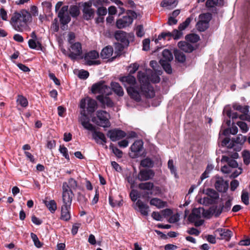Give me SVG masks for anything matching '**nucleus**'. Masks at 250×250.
I'll use <instances>...</instances> for the list:
<instances>
[{
    "mask_svg": "<svg viewBox=\"0 0 250 250\" xmlns=\"http://www.w3.org/2000/svg\"><path fill=\"white\" fill-rule=\"evenodd\" d=\"M232 106L234 110H237L243 114H246L249 112V105L242 106L238 103H235L232 104Z\"/></svg>",
    "mask_w": 250,
    "mask_h": 250,
    "instance_id": "obj_29",
    "label": "nucleus"
},
{
    "mask_svg": "<svg viewBox=\"0 0 250 250\" xmlns=\"http://www.w3.org/2000/svg\"><path fill=\"white\" fill-rule=\"evenodd\" d=\"M199 18L200 19V21L209 24V22L212 19V14L210 13L201 14L199 15Z\"/></svg>",
    "mask_w": 250,
    "mask_h": 250,
    "instance_id": "obj_37",
    "label": "nucleus"
},
{
    "mask_svg": "<svg viewBox=\"0 0 250 250\" xmlns=\"http://www.w3.org/2000/svg\"><path fill=\"white\" fill-rule=\"evenodd\" d=\"M113 53V47L110 45H108L104 47L100 54L101 57L103 59L109 58Z\"/></svg>",
    "mask_w": 250,
    "mask_h": 250,
    "instance_id": "obj_21",
    "label": "nucleus"
},
{
    "mask_svg": "<svg viewBox=\"0 0 250 250\" xmlns=\"http://www.w3.org/2000/svg\"><path fill=\"white\" fill-rule=\"evenodd\" d=\"M154 161L149 157H146L140 162V166L143 167H147L149 169L154 167Z\"/></svg>",
    "mask_w": 250,
    "mask_h": 250,
    "instance_id": "obj_30",
    "label": "nucleus"
},
{
    "mask_svg": "<svg viewBox=\"0 0 250 250\" xmlns=\"http://www.w3.org/2000/svg\"><path fill=\"white\" fill-rule=\"evenodd\" d=\"M242 157L244 159V162L246 165L250 163V151L245 150L242 152Z\"/></svg>",
    "mask_w": 250,
    "mask_h": 250,
    "instance_id": "obj_49",
    "label": "nucleus"
},
{
    "mask_svg": "<svg viewBox=\"0 0 250 250\" xmlns=\"http://www.w3.org/2000/svg\"><path fill=\"white\" fill-rule=\"evenodd\" d=\"M203 216L206 218H210L212 216H213V212L211 210L210 207L207 210H205L204 208H202Z\"/></svg>",
    "mask_w": 250,
    "mask_h": 250,
    "instance_id": "obj_55",
    "label": "nucleus"
},
{
    "mask_svg": "<svg viewBox=\"0 0 250 250\" xmlns=\"http://www.w3.org/2000/svg\"><path fill=\"white\" fill-rule=\"evenodd\" d=\"M62 189V205L68 206V207H71L74 194L72 189L69 188L67 182L63 183Z\"/></svg>",
    "mask_w": 250,
    "mask_h": 250,
    "instance_id": "obj_4",
    "label": "nucleus"
},
{
    "mask_svg": "<svg viewBox=\"0 0 250 250\" xmlns=\"http://www.w3.org/2000/svg\"><path fill=\"white\" fill-rule=\"evenodd\" d=\"M221 162L227 163L228 166L231 168H236L238 166V164L236 160L231 159L225 155L222 156Z\"/></svg>",
    "mask_w": 250,
    "mask_h": 250,
    "instance_id": "obj_28",
    "label": "nucleus"
},
{
    "mask_svg": "<svg viewBox=\"0 0 250 250\" xmlns=\"http://www.w3.org/2000/svg\"><path fill=\"white\" fill-rule=\"evenodd\" d=\"M110 86L113 91L118 96L122 97L124 95L123 89L118 83L112 82L110 83Z\"/></svg>",
    "mask_w": 250,
    "mask_h": 250,
    "instance_id": "obj_20",
    "label": "nucleus"
},
{
    "mask_svg": "<svg viewBox=\"0 0 250 250\" xmlns=\"http://www.w3.org/2000/svg\"><path fill=\"white\" fill-rule=\"evenodd\" d=\"M215 177L217 179L214 184L216 189L219 192H226L229 188V181H225L223 177L219 176Z\"/></svg>",
    "mask_w": 250,
    "mask_h": 250,
    "instance_id": "obj_10",
    "label": "nucleus"
},
{
    "mask_svg": "<svg viewBox=\"0 0 250 250\" xmlns=\"http://www.w3.org/2000/svg\"><path fill=\"white\" fill-rule=\"evenodd\" d=\"M213 212V216L217 218L223 212L221 204L219 205L214 204L210 207Z\"/></svg>",
    "mask_w": 250,
    "mask_h": 250,
    "instance_id": "obj_32",
    "label": "nucleus"
},
{
    "mask_svg": "<svg viewBox=\"0 0 250 250\" xmlns=\"http://www.w3.org/2000/svg\"><path fill=\"white\" fill-rule=\"evenodd\" d=\"M43 203L51 213H53L55 212L57 209V203L54 200H51L50 201L43 200Z\"/></svg>",
    "mask_w": 250,
    "mask_h": 250,
    "instance_id": "obj_26",
    "label": "nucleus"
},
{
    "mask_svg": "<svg viewBox=\"0 0 250 250\" xmlns=\"http://www.w3.org/2000/svg\"><path fill=\"white\" fill-rule=\"evenodd\" d=\"M92 137L97 143H99L98 140H101L104 143L107 142L104 133L100 131H94L92 133Z\"/></svg>",
    "mask_w": 250,
    "mask_h": 250,
    "instance_id": "obj_27",
    "label": "nucleus"
},
{
    "mask_svg": "<svg viewBox=\"0 0 250 250\" xmlns=\"http://www.w3.org/2000/svg\"><path fill=\"white\" fill-rule=\"evenodd\" d=\"M89 73L87 71L82 69L79 71L78 76L81 79L85 80L89 77Z\"/></svg>",
    "mask_w": 250,
    "mask_h": 250,
    "instance_id": "obj_53",
    "label": "nucleus"
},
{
    "mask_svg": "<svg viewBox=\"0 0 250 250\" xmlns=\"http://www.w3.org/2000/svg\"><path fill=\"white\" fill-rule=\"evenodd\" d=\"M154 187L153 183L150 182L141 183L138 185V188L142 190H150L153 188Z\"/></svg>",
    "mask_w": 250,
    "mask_h": 250,
    "instance_id": "obj_36",
    "label": "nucleus"
},
{
    "mask_svg": "<svg viewBox=\"0 0 250 250\" xmlns=\"http://www.w3.org/2000/svg\"><path fill=\"white\" fill-rule=\"evenodd\" d=\"M109 148L112 149V152L118 158H121L123 156V152L117 147L114 146V145L111 143L109 146Z\"/></svg>",
    "mask_w": 250,
    "mask_h": 250,
    "instance_id": "obj_43",
    "label": "nucleus"
},
{
    "mask_svg": "<svg viewBox=\"0 0 250 250\" xmlns=\"http://www.w3.org/2000/svg\"><path fill=\"white\" fill-rule=\"evenodd\" d=\"M237 125L239 126L243 132H246L248 131V125L245 122L243 121H238L237 122Z\"/></svg>",
    "mask_w": 250,
    "mask_h": 250,
    "instance_id": "obj_64",
    "label": "nucleus"
},
{
    "mask_svg": "<svg viewBox=\"0 0 250 250\" xmlns=\"http://www.w3.org/2000/svg\"><path fill=\"white\" fill-rule=\"evenodd\" d=\"M99 53L96 50H92L85 54L84 59L85 60H89V59L94 60L99 58Z\"/></svg>",
    "mask_w": 250,
    "mask_h": 250,
    "instance_id": "obj_35",
    "label": "nucleus"
},
{
    "mask_svg": "<svg viewBox=\"0 0 250 250\" xmlns=\"http://www.w3.org/2000/svg\"><path fill=\"white\" fill-rule=\"evenodd\" d=\"M96 13L98 16H104L107 14L106 8L103 6L100 7L98 8Z\"/></svg>",
    "mask_w": 250,
    "mask_h": 250,
    "instance_id": "obj_60",
    "label": "nucleus"
},
{
    "mask_svg": "<svg viewBox=\"0 0 250 250\" xmlns=\"http://www.w3.org/2000/svg\"><path fill=\"white\" fill-rule=\"evenodd\" d=\"M226 112L227 116L229 118H232V120L236 119L238 118L239 115L237 112L231 113V110L230 109H227V107L224 109L223 113Z\"/></svg>",
    "mask_w": 250,
    "mask_h": 250,
    "instance_id": "obj_48",
    "label": "nucleus"
},
{
    "mask_svg": "<svg viewBox=\"0 0 250 250\" xmlns=\"http://www.w3.org/2000/svg\"><path fill=\"white\" fill-rule=\"evenodd\" d=\"M242 29V35L241 38L243 39V42H245V40H247V42L249 41V17H245V20L241 26Z\"/></svg>",
    "mask_w": 250,
    "mask_h": 250,
    "instance_id": "obj_14",
    "label": "nucleus"
},
{
    "mask_svg": "<svg viewBox=\"0 0 250 250\" xmlns=\"http://www.w3.org/2000/svg\"><path fill=\"white\" fill-rule=\"evenodd\" d=\"M114 36L117 41L120 42L121 43H123L126 47L129 45V39L133 38L134 37L133 33L127 34L126 32L122 30H117L115 31Z\"/></svg>",
    "mask_w": 250,
    "mask_h": 250,
    "instance_id": "obj_6",
    "label": "nucleus"
},
{
    "mask_svg": "<svg viewBox=\"0 0 250 250\" xmlns=\"http://www.w3.org/2000/svg\"><path fill=\"white\" fill-rule=\"evenodd\" d=\"M59 19L61 24L63 25L61 26V28L62 30H64L65 29L64 26L67 24L70 21L71 17L67 14L65 16H62V17L59 18Z\"/></svg>",
    "mask_w": 250,
    "mask_h": 250,
    "instance_id": "obj_39",
    "label": "nucleus"
},
{
    "mask_svg": "<svg viewBox=\"0 0 250 250\" xmlns=\"http://www.w3.org/2000/svg\"><path fill=\"white\" fill-rule=\"evenodd\" d=\"M127 22L124 21L122 19H119L116 21V24L117 27L118 29H122L127 26H128V25L127 24Z\"/></svg>",
    "mask_w": 250,
    "mask_h": 250,
    "instance_id": "obj_52",
    "label": "nucleus"
},
{
    "mask_svg": "<svg viewBox=\"0 0 250 250\" xmlns=\"http://www.w3.org/2000/svg\"><path fill=\"white\" fill-rule=\"evenodd\" d=\"M173 54L177 62L183 63L186 62V56L181 50L175 49L174 50Z\"/></svg>",
    "mask_w": 250,
    "mask_h": 250,
    "instance_id": "obj_23",
    "label": "nucleus"
},
{
    "mask_svg": "<svg viewBox=\"0 0 250 250\" xmlns=\"http://www.w3.org/2000/svg\"><path fill=\"white\" fill-rule=\"evenodd\" d=\"M70 189H76L77 187V182L73 178H71L67 183Z\"/></svg>",
    "mask_w": 250,
    "mask_h": 250,
    "instance_id": "obj_59",
    "label": "nucleus"
},
{
    "mask_svg": "<svg viewBox=\"0 0 250 250\" xmlns=\"http://www.w3.org/2000/svg\"><path fill=\"white\" fill-rule=\"evenodd\" d=\"M202 208H203L201 207L198 208H194L192 209L191 213H193L194 215H195L197 219H199L201 217V211L202 210Z\"/></svg>",
    "mask_w": 250,
    "mask_h": 250,
    "instance_id": "obj_61",
    "label": "nucleus"
},
{
    "mask_svg": "<svg viewBox=\"0 0 250 250\" xmlns=\"http://www.w3.org/2000/svg\"><path fill=\"white\" fill-rule=\"evenodd\" d=\"M59 151L62 154L65 158L67 159V160L69 161L70 158L68 153V150L65 146L63 145H61L59 148Z\"/></svg>",
    "mask_w": 250,
    "mask_h": 250,
    "instance_id": "obj_51",
    "label": "nucleus"
},
{
    "mask_svg": "<svg viewBox=\"0 0 250 250\" xmlns=\"http://www.w3.org/2000/svg\"><path fill=\"white\" fill-rule=\"evenodd\" d=\"M126 47L125 45L123 43H121L120 42H115V54H116V56L112 57L110 61H114L117 57H120L122 54V52L123 51L124 48Z\"/></svg>",
    "mask_w": 250,
    "mask_h": 250,
    "instance_id": "obj_24",
    "label": "nucleus"
},
{
    "mask_svg": "<svg viewBox=\"0 0 250 250\" xmlns=\"http://www.w3.org/2000/svg\"><path fill=\"white\" fill-rule=\"evenodd\" d=\"M138 79L140 83L139 86H130L126 90L130 97L137 102L141 101V95L146 98H152L155 95L153 86L149 82V78L145 72L140 71L138 73Z\"/></svg>",
    "mask_w": 250,
    "mask_h": 250,
    "instance_id": "obj_1",
    "label": "nucleus"
},
{
    "mask_svg": "<svg viewBox=\"0 0 250 250\" xmlns=\"http://www.w3.org/2000/svg\"><path fill=\"white\" fill-rule=\"evenodd\" d=\"M77 201L83 205H86L88 201L85 196L80 192L77 193Z\"/></svg>",
    "mask_w": 250,
    "mask_h": 250,
    "instance_id": "obj_50",
    "label": "nucleus"
},
{
    "mask_svg": "<svg viewBox=\"0 0 250 250\" xmlns=\"http://www.w3.org/2000/svg\"><path fill=\"white\" fill-rule=\"evenodd\" d=\"M136 205L138 207L140 213L144 215H148L149 207L145 204L141 200H138L136 203Z\"/></svg>",
    "mask_w": 250,
    "mask_h": 250,
    "instance_id": "obj_22",
    "label": "nucleus"
},
{
    "mask_svg": "<svg viewBox=\"0 0 250 250\" xmlns=\"http://www.w3.org/2000/svg\"><path fill=\"white\" fill-rule=\"evenodd\" d=\"M71 207L62 205L61 207V219L65 221H68L70 219V209Z\"/></svg>",
    "mask_w": 250,
    "mask_h": 250,
    "instance_id": "obj_19",
    "label": "nucleus"
},
{
    "mask_svg": "<svg viewBox=\"0 0 250 250\" xmlns=\"http://www.w3.org/2000/svg\"><path fill=\"white\" fill-rule=\"evenodd\" d=\"M180 215L178 213L174 215H171L168 220V222L170 223H175L178 222L180 220Z\"/></svg>",
    "mask_w": 250,
    "mask_h": 250,
    "instance_id": "obj_58",
    "label": "nucleus"
},
{
    "mask_svg": "<svg viewBox=\"0 0 250 250\" xmlns=\"http://www.w3.org/2000/svg\"><path fill=\"white\" fill-rule=\"evenodd\" d=\"M206 194L209 196L212 199L216 200L219 198V195L217 192L214 189L208 188L207 189Z\"/></svg>",
    "mask_w": 250,
    "mask_h": 250,
    "instance_id": "obj_42",
    "label": "nucleus"
},
{
    "mask_svg": "<svg viewBox=\"0 0 250 250\" xmlns=\"http://www.w3.org/2000/svg\"><path fill=\"white\" fill-rule=\"evenodd\" d=\"M17 102L22 107H26L28 105V101L26 98L22 95H19L17 99Z\"/></svg>",
    "mask_w": 250,
    "mask_h": 250,
    "instance_id": "obj_46",
    "label": "nucleus"
},
{
    "mask_svg": "<svg viewBox=\"0 0 250 250\" xmlns=\"http://www.w3.org/2000/svg\"><path fill=\"white\" fill-rule=\"evenodd\" d=\"M32 21V18L31 14L25 9H22L19 12H15L11 19V22L13 27L18 31H20L21 29V22L26 24Z\"/></svg>",
    "mask_w": 250,
    "mask_h": 250,
    "instance_id": "obj_2",
    "label": "nucleus"
},
{
    "mask_svg": "<svg viewBox=\"0 0 250 250\" xmlns=\"http://www.w3.org/2000/svg\"><path fill=\"white\" fill-rule=\"evenodd\" d=\"M107 115L109 116V114L106 111L102 110H97L96 112V116L99 121V124H97V125L104 128L110 127L111 124Z\"/></svg>",
    "mask_w": 250,
    "mask_h": 250,
    "instance_id": "obj_5",
    "label": "nucleus"
},
{
    "mask_svg": "<svg viewBox=\"0 0 250 250\" xmlns=\"http://www.w3.org/2000/svg\"><path fill=\"white\" fill-rule=\"evenodd\" d=\"M246 140V137H244L242 135H239L236 138H232L231 141L228 147L229 148H232L235 146V144L237 145H242Z\"/></svg>",
    "mask_w": 250,
    "mask_h": 250,
    "instance_id": "obj_18",
    "label": "nucleus"
},
{
    "mask_svg": "<svg viewBox=\"0 0 250 250\" xmlns=\"http://www.w3.org/2000/svg\"><path fill=\"white\" fill-rule=\"evenodd\" d=\"M196 28L200 32H204L209 28V24H206L205 22L199 21L196 23Z\"/></svg>",
    "mask_w": 250,
    "mask_h": 250,
    "instance_id": "obj_40",
    "label": "nucleus"
},
{
    "mask_svg": "<svg viewBox=\"0 0 250 250\" xmlns=\"http://www.w3.org/2000/svg\"><path fill=\"white\" fill-rule=\"evenodd\" d=\"M216 232H218L220 236V239H225L229 241L232 235V232L228 229L219 228L215 230Z\"/></svg>",
    "mask_w": 250,
    "mask_h": 250,
    "instance_id": "obj_16",
    "label": "nucleus"
},
{
    "mask_svg": "<svg viewBox=\"0 0 250 250\" xmlns=\"http://www.w3.org/2000/svg\"><path fill=\"white\" fill-rule=\"evenodd\" d=\"M232 198H229L226 202L225 205L223 203H220L223 212H228L230 210L232 205Z\"/></svg>",
    "mask_w": 250,
    "mask_h": 250,
    "instance_id": "obj_44",
    "label": "nucleus"
},
{
    "mask_svg": "<svg viewBox=\"0 0 250 250\" xmlns=\"http://www.w3.org/2000/svg\"><path fill=\"white\" fill-rule=\"evenodd\" d=\"M129 196L133 202H135L137 200V198L139 197L138 196V191L135 189H132L129 194Z\"/></svg>",
    "mask_w": 250,
    "mask_h": 250,
    "instance_id": "obj_63",
    "label": "nucleus"
},
{
    "mask_svg": "<svg viewBox=\"0 0 250 250\" xmlns=\"http://www.w3.org/2000/svg\"><path fill=\"white\" fill-rule=\"evenodd\" d=\"M82 125L83 126V127L84 128H85V129H87L88 130L93 131V132L94 131H96L95 127L93 125L90 124L89 123V121H88L87 122H83Z\"/></svg>",
    "mask_w": 250,
    "mask_h": 250,
    "instance_id": "obj_57",
    "label": "nucleus"
},
{
    "mask_svg": "<svg viewBox=\"0 0 250 250\" xmlns=\"http://www.w3.org/2000/svg\"><path fill=\"white\" fill-rule=\"evenodd\" d=\"M155 175L154 171L151 169H143L140 170L136 179L140 181H146L152 179Z\"/></svg>",
    "mask_w": 250,
    "mask_h": 250,
    "instance_id": "obj_11",
    "label": "nucleus"
},
{
    "mask_svg": "<svg viewBox=\"0 0 250 250\" xmlns=\"http://www.w3.org/2000/svg\"><path fill=\"white\" fill-rule=\"evenodd\" d=\"M172 33L173 35V39L176 40L179 39L183 35V32L179 29H174Z\"/></svg>",
    "mask_w": 250,
    "mask_h": 250,
    "instance_id": "obj_62",
    "label": "nucleus"
},
{
    "mask_svg": "<svg viewBox=\"0 0 250 250\" xmlns=\"http://www.w3.org/2000/svg\"><path fill=\"white\" fill-rule=\"evenodd\" d=\"M144 143L142 140L135 141L130 147L131 153L129 156L132 158H136L140 156L139 153L143 147Z\"/></svg>",
    "mask_w": 250,
    "mask_h": 250,
    "instance_id": "obj_9",
    "label": "nucleus"
},
{
    "mask_svg": "<svg viewBox=\"0 0 250 250\" xmlns=\"http://www.w3.org/2000/svg\"><path fill=\"white\" fill-rule=\"evenodd\" d=\"M166 202L163 201L157 198H153L150 201V204L156 206L158 208H161L165 207Z\"/></svg>",
    "mask_w": 250,
    "mask_h": 250,
    "instance_id": "obj_33",
    "label": "nucleus"
},
{
    "mask_svg": "<svg viewBox=\"0 0 250 250\" xmlns=\"http://www.w3.org/2000/svg\"><path fill=\"white\" fill-rule=\"evenodd\" d=\"M119 80L125 87L127 85H134L136 83L135 77L130 75V74H128L126 76H121Z\"/></svg>",
    "mask_w": 250,
    "mask_h": 250,
    "instance_id": "obj_15",
    "label": "nucleus"
},
{
    "mask_svg": "<svg viewBox=\"0 0 250 250\" xmlns=\"http://www.w3.org/2000/svg\"><path fill=\"white\" fill-rule=\"evenodd\" d=\"M105 83L104 81H100L94 83L91 88V92L93 94L99 93L100 95H110L111 94L110 91V87Z\"/></svg>",
    "mask_w": 250,
    "mask_h": 250,
    "instance_id": "obj_3",
    "label": "nucleus"
},
{
    "mask_svg": "<svg viewBox=\"0 0 250 250\" xmlns=\"http://www.w3.org/2000/svg\"><path fill=\"white\" fill-rule=\"evenodd\" d=\"M146 76H147L149 78V82H150V81H151L153 83H157L160 82V78L159 76L156 75V74H152L151 76V77H149V76L147 75L146 73H145Z\"/></svg>",
    "mask_w": 250,
    "mask_h": 250,
    "instance_id": "obj_56",
    "label": "nucleus"
},
{
    "mask_svg": "<svg viewBox=\"0 0 250 250\" xmlns=\"http://www.w3.org/2000/svg\"><path fill=\"white\" fill-rule=\"evenodd\" d=\"M242 201L246 205L249 204V193L247 191H243L241 195Z\"/></svg>",
    "mask_w": 250,
    "mask_h": 250,
    "instance_id": "obj_54",
    "label": "nucleus"
},
{
    "mask_svg": "<svg viewBox=\"0 0 250 250\" xmlns=\"http://www.w3.org/2000/svg\"><path fill=\"white\" fill-rule=\"evenodd\" d=\"M83 18L86 21H89L95 16V10L91 8V2H85L83 4Z\"/></svg>",
    "mask_w": 250,
    "mask_h": 250,
    "instance_id": "obj_7",
    "label": "nucleus"
},
{
    "mask_svg": "<svg viewBox=\"0 0 250 250\" xmlns=\"http://www.w3.org/2000/svg\"><path fill=\"white\" fill-rule=\"evenodd\" d=\"M69 13L73 18H77L80 14L79 7L77 5H72L69 9Z\"/></svg>",
    "mask_w": 250,
    "mask_h": 250,
    "instance_id": "obj_41",
    "label": "nucleus"
},
{
    "mask_svg": "<svg viewBox=\"0 0 250 250\" xmlns=\"http://www.w3.org/2000/svg\"><path fill=\"white\" fill-rule=\"evenodd\" d=\"M178 46L186 53H191L195 49L192 45L186 41H180L178 43Z\"/></svg>",
    "mask_w": 250,
    "mask_h": 250,
    "instance_id": "obj_17",
    "label": "nucleus"
},
{
    "mask_svg": "<svg viewBox=\"0 0 250 250\" xmlns=\"http://www.w3.org/2000/svg\"><path fill=\"white\" fill-rule=\"evenodd\" d=\"M97 108V102L91 98H90L87 103V111L91 115L93 113Z\"/></svg>",
    "mask_w": 250,
    "mask_h": 250,
    "instance_id": "obj_25",
    "label": "nucleus"
},
{
    "mask_svg": "<svg viewBox=\"0 0 250 250\" xmlns=\"http://www.w3.org/2000/svg\"><path fill=\"white\" fill-rule=\"evenodd\" d=\"M71 44L70 47L73 51L69 54L68 57L71 60H76L77 57L80 56L82 53V45L79 42H75Z\"/></svg>",
    "mask_w": 250,
    "mask_h": 250,
    "instance_id": "obj_12",
    "label": "nucleus"
},
{
    "mask_svg": "<svg viewBox=\"0 0 250 250\" xmlns=\"http://www.w3.org/2000/svg\"><path fill=\"white\" fill-rule=\"evenodd\" d=\"M169 62H167L163 59H161L159 61L163 68L168 74H171L172 73V69Z\"/></svg>",
    "mask_w": 250,
    "mask_h": 250,
    "instance_id": "obj_31",
    "label": "nucleus"
},
{
    "mask_svg": "<svg viewBox=\"0 0 250 250\" xmlns=\"http://www.w3.org/2000/svg\"><path fill=\"white\" fill-rule=\"evenodd\" d=\"M106 135L112 142H115L125 138L126 133L119 128H114L109 130Z\"/></svg>",
    "mask_w": 250,
    "mask_h": 250,
    "instance_id": "obj_8",
    "label": "nucleus"
},
{
    "mask_svg": "<svg viewBox=\"0 0 250 250\" xmlns=\"http://www.w3.org/2000/svg\"><path fill=\"white\" fill-rule=\"evenodd\" d=\"M162 56L163 58L165 59L164 60H166L167 62H171L173 59L172 52L167 49H165L163 50L162 52Z\"/></svg>",
    "mask_w": 250,
    "mask_h": 250,
    "instance_id": "obj_38",
    "label": "nucleus"
},
{
    "mask_svg": "<svg viewBox=\"0 0 250 250\" xmlns=\"http://www.w3.org/2000/svg\"><path fill=\"white\" fill-rule=\"evenodd\" d=\"M96 99L102 104L101 107L104 108L105 106L107 107H113L114 106L113 101L108 96L99 95L96 96Z\"/></svg>",
    "mask_w": 250,
    "mask_h": 250,
    "instance_id": "obj_13",
    "label": "nucleus"
},
{
    "mask_svg": "<svg viewBox=\"0 0 250 250\" xmlns=\"http://www.w3.org/2000/svg\"><path fill=\"white\" fill-rule=\"evenodd\" d=\"M31 238H32L33 241L34 242V244L35 246L38 248H41L43 243L41 242L37 237V235L33 232H31L30 234Z\"/></svg>",
    "mask_w": 250,
    "mask_h": 250,
    "instance_id": "obj_45",
    "label": "nucleus"
},
{
    "mask_svg": "<svg viewBox=\"0 0 250 250\" xmlns=\"http://www.w3.org/2000/svg\"><path fill=\"white\" fill-rule=\"evenodd\" d=\"M186 40L191 43H196L200 40V37L196 34L191 33L185 36Z\"/></svg>",
    "mask_w": 250,
    "mask_h": 250,
    "instance_id": "obj_34",
    "label": "nucleus"
},
{
    "mask_svg": "<svg viewBox=\"0 0 250 250\" xmlns=\"http://www.w3.org/2000/svg\"><path fill=\"white\" fill-rule=\"evenodd\" d=\"M191 21V19L189 17L186 19V20L180 23L178 26V29L182 32L183 30H185L190 24Z\"/></svg>",
    "mask_w": 250,
    "mask_h": 250,
    "instance_id": "obj_47",
    "label": "nucleus"
}]
</instances>
